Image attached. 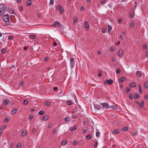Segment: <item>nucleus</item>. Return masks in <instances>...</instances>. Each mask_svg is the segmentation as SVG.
<instances>
[{
  "label": "nucleus",
  "instance_id": "1",
  "mask_svg": "<svg viewBox=\"0 0 148 148\" xmlns=\"http://www.w3.org/2000/svg\"><path fill=\"white\" fill-rule=\"evenodd\" d=\"M6 6L4 4H0V15H1L6 9Z\"/></svg>",
  "mask_w": 148,
  "mask_h": 148
},
{
  "label": "nucleus",
  "instance_id": "2",
  "mask_svg": "<svg viewBox=\"0 0 148 148\" xmlns=\"http://www.w3.org/2000/svg\"><path fill=\"white\" fill-rule=\"evenodd\" d=\"M2 19L5 22H8L10 21L9 16L8 14H6L4 15Z\"/></svg>",
  "mask_w": 148,
  "mask_h": 148
},
{
  "label": "nucleus",
  "instance_id": "3",
  "mask_svg": "<svg viewBox=\"0 0 148 148\" xmlns=\"http://www.w3.org/2000/svg\"><path fill=\"white\" fill-rule=\"evenodd\" d=\"M103 109H108L110 108V106L106 102H103L101 103Z\"/></svg>",
  "mask_w": 148,
  "mask_h": 148
},
{
  "label": "nucleus",
  "instance_id": "4",
  "mask_svg": "<svg viewBox=\"0 0 148 148\" xmlns=\"http://www.w3.org/2000/svg\"><path fill=\"white\" fill-rule=\"evenodd\" d=\"M70 67L71 68H73L75 66V62L73 58H71L70 59Z\"/></svg>",
  "mask_w": 148,
  "mask_h": 148
},
{
  "label": "nucleus",
  "instance_id": "5",
  "mask_svg": "<svg viewBox=\"0 0 148 148\" xmlns=\"http://www.w3.org/2000/svg\"><path fill=\"white\" fill-rule=\"evenodd\" d=\"M103 82L105 84L110 85L113 83V81L112 79H106Z\"/></svg>",
  "mask_w": 148,
  "mask_h": 148
},
{
  "label": "nucleus",
  "instance_id": "6",
  "mask_svg": "<svg viewBox=\"0 0 148 148\" xmlns=\"http://www.w3.org/2000/svg\"><path fill=\"white\" fill-rule=\"evenodd\" d=\"M92 104L94 106L95 108V109H97L98 110H99L101 109V106L100 105H99L98 104L94 103H93V102H92Z\"/></svg>",
  "mask_w": 148,
  "mask_h": 148
},
{
  "label": "nucleus",
  "instance_id": "7",
  "mask_svg": "<svg viewBox=\"0 0 148 148\" xmlns=\"http://www.w3.org/2000/svg\"><path fill=\"white\" fill-rule=\"evenodd\" d=\"M84 27L86 29H88L90 27L88 22L87 21H86L84 23Z\"/></svg>",
  "mask_w": 148,
  "mask_h": 148
},
{
  "label": "nucleus",
  "instance_id": "8",
  "mask_svg": "<svg viewBox=\"0 0 148 148\" xmlns=\"http://www.w3.org/2000/svg\"><path fill=\"white\" fill-rule=\"evenodd\" d=\"M120 130L119 129H117L113 131L112 134L114 135H116V134L120 133Z\"/></svg>",
  "mask_w": 148,
  "mask_h": 148
},
{
  "label": "nucleus",
  "instance_id": "9",
  "mask_svg": "<svg viewBox=\"0 0 148 148\" xmlns=\"http://www.w3.org/2000/svg\"><path fill=\"white\" fill-rule=\"evenodd\" d=\"M8 10L10 14H13L14 13V11L13 9L8 8Z\"/></svg>",
  "mask_w": 148,
  "mask_h": 148
},
{
  "label": "nucleus",
  "instance_id": "10",
  "mask_svg": "<svg viewBox=\"0 0 148 148\" xmlns=\"http://www.w3.org/2000/svg\"><path fill=\"white\" fill-rule=\"evenodd\" d=\"M136 103L141 108L143 107L144 105V102H136Z\"/></svg>",
  "mask_w": 148,
  "mask_h": 148
},
{
  "label": "nucleus",
  "instance_id": "11",
  "mask_svg": "<svg viewBox=\"0 0 148 148\" xmlns=\"http://www.w3.org/2000/svg\"><path fill=\"white\" fill-rule=\"evenodd\" d=\"M53 25H54L59 27L60 25V23L56 21L54 23Z\"/></svg>",
  "mask_w": 148,
  "mask_h": 148
},
{
  "label": "nucleus",
  "instance_id": "12",
  "mask_svg": "<svg viewBox=\"0 0 148 148\" xmlns=\"http://www.w3.org/2000/svg\"><path fill=\"white\" fill-rule=\"evenodd\" d=\"M139 95L138 94H135L134 96V97L135 100L137 99L138 98H139Z\"/></svg>",
  "mask_w": 148,
  "mask_h": 148
},
{
  "label": "nucleus",
  "instance_id": "13",
  "mask_svg": "<svg viewBox=\"0 0 148 148\" xmlns=\"http://www.w3.org/2000/svg\"><path fill=\"white\" fill-rule=\"evenodd\" d=\"M118 53V56L120 57H121L122 56L123 54V52L122 51L119 50V51Z\"/></svg>",
  "mask_w": 148,
  "mask_h": 148
},
{
  "label": "nucleus",
  "instance_id": "14",
  "mask_svg": "<svg viewBox=\"0 0 148 148\" xmlns=\"http://www.w3.org/2000/svg\"><path fill=\"white\" fill-rule=\"evenodd\" d=\"M17 109H13L11 112V113L12 114H14L16 113V111H17Z\"/></svg>",
  "mask_w": 148,
  "mask_h": 148
},
{
  "label": "nucleus",
  "instance_id": "15",
  "mask_svg": "<svg viewBox=\"0 0 148 148\" xmlns=\"http://www.w3.org/2000/svg\"><path fill=\"white\" fill-rule=\"evenodd\" d=\"M125 79V77H121L119 79V81L123 82L124 81Z\"/></svg>",
  "mask_w": 148,
  "mask_h": 148
},
{
  "label": "nucleus",
  "instance_id": "16",
  "mask_svg": "<svg viewBox=\"0 0 148 148\" xmlns=\"http://www.w3.org/2000/svg\"><path fill=\"white\" fill-rule=\"evenodd\" d=\"M27 134V132L26 130L24 131V130L21 133V135L23 136H24L26 135Z\"/></svg>",
  "mask_w": 148,
  "mask_h": 148
},
{
  "label": "nucleus",
  "instance_id": "17",
  "mask_svg": "<svg viewBox=\"0 0 148 148\" xmlns=\"http://www.w3.org/2000/svg\"><path fill=\"white\" fill-rule=\"evenodd\" d=\"M144 87L145 88H147L148 87V82H146L144 84Z\"/></svg>",
  "mask_w": 148,
  "mask_h": 148
},
{
  "label": "nucleus",
  "instance_id": "18",
  "mask_svg": "<svg viewBox=\"0 0 148 148\" xmlns=\"http://www.w3.org/2000/svg\"><path fill=\"white\" fill-rule=\"evenodd\" d=\"M134 21H132L131 22L130 24V26L131 27H133L134 25Z\"/></svg>",
  "mask_w": 148,
  "mask_h": 148
},
{
  "label": "nucleus",
  "instance_id": "19",
  "mask_svg": "<svg viewBox=\"0 0 148 148\" xmlns=\"http://www.w3.org/2000/svg\"><path fill=\"white\" fill-rule=\"evenodd\" d=\"M92 138L91 135L90 134L89 135H88L86 136V138L88 140Z\"/></svg>",
  "mask_w": 148,
  "mask_h": 148
},
{
  "label": "nucleus",
  "instance_id": "20",
  "mask_svg": "<svg viewBox=\"0 0 148 148\" xmlns=\"http://www.w3.org/2000/svg\"><path fill=\"white\" fill-rule=\"evenodd\" d=\"M130 86L132 87H135L136 86L132 82L130 84Z\"/></svg>",
  "mask_w": 148,
  "mask_h": 148
},
{
  "label": "nucleus",
  "instance_id": "21",
  "mask_svg": "<svg viewBox=\"0 0 148 148\" xmlns=\"http://www.w3.org/2000/svg\"><path fill=\"white\" fill-rule=\"evenodd\" d=\"M45 114V112L43 110H41L38 113V114L42 115Z\"/></svg>",
  "mask_w": 148,
  "mask_h": 148
},
{
  "label": "nucleus",
  "instance_id": "22",
  "mask_svg": "<svg viewBox=\"0 0 148 148\" xmlns=\"http://www.w3.org/2000/svg\"><path fill=\"white\" fill-rule=\"evenodd\" d=\"M141 72L140 71H138L136 73V75L138 77H140L141 75Z\"/></svg>",
  "mask_w": 148,
  "mask_h": 148
},
{
  "label": "nucleus",
  "instance_id": "23",
  "mask_svg": "<svg viewBox=\"0 0 148 148\" xmlns=\"http://www.w3.org/2000/svg\"><path fill=\"white\" fill-rule=\"evenodd\" d=\"M138 88H139V92L140 93H142V91L141 90V86L140 84L138 85Z\"/></svg>",
  "mask_w": 148,
  "mask_h": 148
},
{
  "label": "nucleus",
  "instance_id": "24",
  "mask_svg": "<svg viewBox=\"0 0 148 148\" xmlns=\"http://www.w3.org/2000/svg\"><path fill=\"white\" fill-rule=\"evenodd\" d=\"M108 32H110L112 29V27L109 25H108Z\"/></svg>",
  "mask_w": 148,
  "mask_h": 148
},
{
  "label": "nucleus",
  "instance_id": "25",
  "mask_svg": "<svg viewBox=\"0 0 148 148\" xmlns=\"http://www.w3.org/2000/svg\"><path fill=\"white\" fill-rule=\"evenodd\" d=\"M67 143V141L65 140H64L62 143V145H65Z\"/></svg>",
  "mask_w": 148,
  "mask_h": 148
},
{
  "label": "nucleus",
  "instance_id": "26",
  "mask_svg": "<svg viewBox=\"0 0 148 148\" xmlns=\"http://www.w3.org/2000/svg\"><path fill=\"white\" fill-rule=\"evenodd\" d=\"M32 4L31 2L30 1H28L26 3V5L27 6H29L31 5Z\"/></svg>",
  "mask_w": 148,
  "mask_h": 148
},
{
  "label": "nucleus",
  "instance_id": "27",
  "mask_svg": "<svg viewBox=\"0 0 148 148\" xmlns=\"http://www.w3.org/2000/svg\"><path fill=\"white\" fill-rule=\"evenodd\" d=\"M62 8V7L61 5H58L56 8L57 9L59 10L60 9Z\"/></svg>",
  "mask_w": 148,
  "mask_h": 148
},
{
  "label": "nucleus",
  "instance_id": "28",
  "mask_svg": "<svg viewBox=\"0 0 148 148\" xmlns=\"http://www.w3.org/2000/svg\"><path fill=\"white\" fill-rule=\"evenodd\" d=\"M128 130V128L127 127H124L123 128H122V130L123 131H126Z\"/></svg>",
  "mask_w": 148,
  "mask_h": 148
},
{
  "label": "nucleus",
  "instance_id": "29",
  "mask_svg": "<svg viewBox=\"0 0 148 148\" xmlns=\"http://www.w3.org/2000/svg\"><path fill=\"white\" fill-rule=\"evenodd\" d=\"M6 49L5 48H3L1 50V52L3 53H4L5 52Z\"/></svg>",
  "mask_w": 148,
  "mask_h": 148
},
{
  "label": "nucleus",
  "instance_id": "30",
  "mask_svg": "<svg viewBox=\"0 0 148 148\" xmlns=\"http://www.w3.org/2000/svg\"><path fill=\"white\" fill-rule=\"evenodd\" d=\"M14 38L13 36L12 35H10L8 36V39L10 40H12Z\"/></svg>",
  "mask_w": 148,
  "mask_h": 148
},
{
  "label": "nucleus",
  "instance_id": "31",
  "mask_svg": "<svg viewBox=\"0 0 148 148\" xmlns=\"http://www.w3.org/2000/svg\"><path fill=\"white\" fill-rule=\"evenodd\" d=\"M70 118L68 117H66L65 118V121H69L70 120Z\"/></svg>",
  "mask_w": 148,
  "mask_h": 148
},
{
  "label": "nucleus",
  "instance_id": "32",
  "mask_svg": "<svg viewBox=\"0 0 148 148\" xmlns=\"http://www.w3.org/2000/svg\"><path fill=\"white\" fill-rule=\"evenodd\" d=\"M45 105L47 106H49L51 105L50 102H45Z\"/></svg>",
  "mask_w": 148,
  "mask_h": 148
},
{
  "label": "nucleus",
  "instance_id": "33",
  "mask_svg": "<svg viewBox=\"0 0 148 148\" xmlns=\"http://www.w3.org/2000/svg\"><path fill=\"white\" fill-rule=\"evenodd\" d=\"M77 129V126H74L71 129V131H74L76 130Z\"/></svg>",
  "mask_w": 148,
  "mask_h": 148
},
{
  "label": "nucleus",
  "instance_id": "34",
  "mask_svg": "<svg viewBox=\"0 0 148 148\" xmlns=\"http://www.w3.org/2000/svg\"><path fill=\"white\" fill-rule=\"evenodd\" d=\"M110 107L111 108L114 109V110H116L118 109L116 107L113 106H110Z\"/></svg>",
  "mask_w": 148,
  "mask_h": 148
},
{
  "label": "nucleus",
  "instance_id": "35",
  "mask_svg": "<svg viewBox=\"0 0 148 148\" xmlns=\"http://www.w3.org/2000/svg\"><path fill=\"white\" fill-rule=\"evenodd\" d=\"M133 94H132L131 93L129 95V97L130 98V99H132L133 98Z\"/></svg>",
  "mask_w": 148,
  "mask_h": 148
},
{
  "label": "nucleus",
  "instance_id": "36",
  "mask_svg": "<svg viewBox=\"0 0 148 148\" xmlns=\"http://www.w3.org/2000/svg\"><path fill=\"white\" fill-rule=\"evenodd\" d=\"M30 37L33 39H34L35 38V36L34 35H31L30 36Z\"/></svg>",
  "mask_w": 148,
  "mask_h": 148
},
{
  "label": "nucleus",
  "instance_id": "37",
  "mask_svg": "<svg viewBox=\"0 0 148 148\" xmlns=\"http://www.w3.org/2000/svg\"><path fill=\"white\" fill-rule=\"evenodd\" d=\"M47 119H48L47 117V116H45L43 117V118L42 119V120H43L46 121V120H47Z\"/></svg>",
  "mask_w": 148,
  "mask_h": 148
},
{
  "label": "nucleus",
  "instance_id": "38",
  "mask_svg": "<svg viewBox=\"0 0 148 148\" xmlns=\"http://www.w3.org/2000/svg\"><path fill=\"white\" fill-rule=\"evenodd\" d=\"M133 14H134V13L133 12H131L130 13V17L131 18H132V17H133Z\"/></svg>",
  "mask_w": 148,
  "mask_h": 148
},
{
  "label": "nucleus",
  "instance_id": "39",
  "mask_svg": "<svg viewBox=\"0 0 148 148\" xmlns=\"http://www.w3.org/2000/svg\"><path fill=\"white\" fill-rule=\"evenodd\" d=\"M105 0H101V5H103L105 3Z\"/></svg>",
  "mask_w": 148,
  "mask_h": 148
},
{
  "label": "nucleus",
  "instance_id": "40",
  "mask_svg": "<svg viewBox=\"0 0 148 148\" xmlns=\"http://www.w3.org/2000/svg\"><path fill=\"white\" fill-rule=\"evenodd\" d=\"M33 118H34V116H33L30 115L29 116V119L30 120H31Z\"/></svg>",
  "mask_w": 148,
  "mask_h": 148
},
{
  "label": "nucleus",
  "instance_id": "41",
  "mask_svg": "<svg viewBox=\"0 0 148 148\" xmlns=\"http://www.w3.org/2000/svg\"><path fill=\"white\" fill-rule=\"evenodd\" d=\"M60 10V12L61 14H62L63 13V8L62 9V8L59 10Z\"/></svg>",
  "mask_w": 148,
  "mask_h": 148
},
{
  "label": "nucleus",
  "instance_id": "42",
  "mask_svg": "<svg viewBox=\"0 0 148 148\" xmlns=\"http://www.w3.org/2000/svg\"><path fill=\"white\" fill-rule=\"evenodd\" d=\"M121 71L119 69H118L116 71V74L119 73H120Z\"/></svg>",
  "mask_w": 148,
  "mask_h": 148
},
{
  "label": "nucleus",
  "instance_id": "43",
  "mask_svg": "<svg viewBox=\"0 0 148 148\" xmlns=\"http://www.w3.org/2000/svg\"><path fill=\"white\" fill-rule=\"evenodd\" d=\"M22 100H20V101H23V102H28L29 101L28 99H25L23 100L22 99H21Z\"/></svg>",
  "mask_w": 148,
  "mask_h": 148
},
{
  "label": "nucleus",
  "instance_id": "44",
  "mask_svg": "<svg viewBox=\"0 0 148 148\" xmlns=\"http://www.w3.org/2000/svg\"><path fill=\"white\" fill-rule=\"evenodd\" d=\"M77 19L76 18V19L75 18H74V24H76L77 22Z\"/></svg>",
  "mask_w": 148,
  "mask_h": 148
},
{
  "label": "nucleus",
  "instance_id": "45",
  "mask_svg": "<svg viewBox=\"0 0 148 148\" xmlns=\"http://www.w3.org/2000/svg\"><path fill=\"white\" fill-rule=\"evenodd\" d=\"M53 0H50V1L49 3L51 5H52L53 4Z\"/></svg>",
  "mask_w": 148,
  "mask_h": 148
},
{
  "label": "nucleus",
  "instance_id": "46",
  "mask_svg": "<svg viewBox=\"0 0 148 148\" xmlns=\"http://www.w3.org/2000/svg\"><path fill=\"white\" fill-rule=\"evenodd\" d=\"M58 89V88L57 87L54 86L53 87V90H57Z\"/></svg>",
  "mask_w": 148,
  "mask_h": 148
},
{
  "label": "nucleus",
  "instance_id": "47",
  "mask_svg": "<svg viewBox=\"0 0 148 148\" xmlns=\"http://www.w3.org/2000/svg\"><path fill=\"white\" fill-rule=\"evenodd\" d=\"M147 46L146 45H144L143 46V49H145L147 48Z\"/></svg>",
  "mask_w": 148,
  "mask_h": 148
},
{
  "label": "nucleus",
  "instance_id": "48",
  "mask_svg": "<svg viewBox=\"0 0 148 148\" xmlns=\"http://www.w3.org/2000/svg\"><path fill=\"white\" fill-rule=\"evenodd\" d=\"M10 101L8 99H6L5 100H4L3 101V102H10Z\"/></svg>",
  "mask_w": 148,
  "mask_h": 148
},
{
  "label": "nucleus",
  "instance_id": "49",
  "mask_svg": "<svg viewBox=\"0 0 148 148\" xmlns=\"http://www.w3.org/2000/svg\"><path fill=\"white\" fill-rule=\"evenodd\" d=\"M98 142H96L94 144V147L95 148H96L97 146V144Z\"/></svg>",
  "mask_w": 148,
  "mask_h": 148
},
{
  "label": "nucleus",
  "instance_id": "50",
  "mask_svg": "<svg viewBox=\"0 0 148 148\" xmlns=\"http://www.w3.org/2000/svg\"><path fill=\"white\" fill-rule=\"evenodd\" d=\"M99 135V133L98 132H96V135L97 137H98Z\"/></svg>",
  "mask_w": 148,
  "mask_h": 148
},
{
  "label": "nucleus",
  "instance_id": "51",
  "mask_svg": "<svg viewBox=\"0 0 148 148\" xmlns=\"http://www.w3.org/2000/svg\"><path fill=\"white\" fill-rule=\"evenodd\" d=\"M17 148H20L21 147V145L20 144H18L17 145Z\"/></svg>",
  "mask_w": 148,
  "mask_h": 148
},
{
  "label": "nucleus",
  "instance_id": "52",
  "mask_svg": "<svg viewBox=\"0 0 148 148\" xmlns=\"http://www.w3.org/2000/svg\"><path fill=\"white\" fill-rule=\"evenodd\" d=\"M49 58H48V57H46L45 58L44 61L45 62H47Z\"/></svg>",
  "mask_w": 148,
  "mask_h": 148
},
{
  "label": "nucleus",
  "instance_id": "53",
  "mask_svg": "<svg viewBox=\"0 0 148 148\" xmlns=\"http://www.w3.org/2000/svg\"><path fill=\"white\" fill-rule=\"evenodd\" d=\"M132 136H134L136 134V132H132Z\"/></svg>",
  "mask_w": 148,
  "mask_h": 148
},
{
  "label": "nucleus",
  "instance_id": "54",
  "mask_svg": "<svg viewBox=\"0 0 148 148\" xmlns=\"http://www.w3.org/2000/svg\"><path fill=\"white\" fill-rule=\"evenodd\" d=\"M77 141H75L73 142V144L75 145H76V144H77Z\"/></svg>",
  "mask_w": 148,
  "mask_h": 148
},
{
  "label": "nucleus",
  "instance_id": "55",
  "mask_svg": "<svg viewBox=\"0 0 148 148\" xmlns=\"http://www.w3.org/2000/svg\"><path fill=\"white\" fill-rule=\"evenodd\" d=\"M9 119H8V118H6L4 120V121L5 122H8L9 121Z\"/></svg>",
  "mask_w": 148,
  "mask_h": 148
},
{
  "label": "nucleus",
  "instance_id": "56",
  "mask_svg": "<svg viewBox=\"0 0 148 148\" xmlns=\"http://www.w3.org/2000/svg\"><path fill=\"white\" fill-rule=\"evenodd\" d=\"M130 90L129 88H127L126 90V91L127 92H128L130 91Z\"/></svg>",
  "mask_w": 148,
  "mask_h": 148
},
{
  "label": "nucleus",
  "instance_id": "57",
  "mask_svg": "<svg viewBox=\"0 0 148 148\" xmlns=\"http://www.w3.org/2000/svg\"><path fill=\"white\" fill-rule=\"evenodd\" d=\"M23 84V82H20V86H22Z\"/></svg>",
  "mask_w": 148,
  "mask_h": 148
},
{
  "label": "nucleus",
  "instance_id": "58",
  "mask_svg": "<svg viewBox=\"0 0 148 148\" xmlns=\"http://www.w3.org/2000/svg\"><path fill=\"white\" fill-rule=\"evenodd\" d=\"M101 72H99V73L98 74V75L99 77H101Z\"/></svg>",
  "mask_w": 148,
  "mask_h": 148
},
{
  "label": "nucleus",
  "instance_id": "59",
  "mask_svg": "<svg viewBox=\"0 0 148 148\" xmlns=\"http://www.w3.org/2000/svg\"><path fill=\"white\" fill-rule=\"evenodd\" d=\"M68 105H71L72 104V102H67Z\"/></svg>",
  "mask_w": 148,
  "mask_h": 148
},
{
  "label": "nucleus",
  "instance_id": "60",
  "mask_svg": "<svg viewBox=\"0 0 148 148\" xmlns=\"http://www.w3.org/2000/svg\"><path fill=\"white\" fill-rule=\"evenodd\" d=\"M121 21H122V20L121 19H119V20H118V23H121Z\"/></svg>",
  "mask_w": 148,
  "mask_h": 148
},
{
  "label": "nucleus",
  "instance_id": "61",
  "mask_svg": "<svg viewBox=\"0 0 148 148\" xmlns=\"http://www.w3.org/2000/svg\"><path fill=\"white\" fill-rule=\"evenodd\" d=\"M145 56L147 57L148 56V51H146L145 53Z\"/></svg>",
  "mask_w": 148,
  "mask_h": 148
},
{
  "label": "nucleus",
  "instance_id": "62",
  "mask_svg": "<svg viewBox=\"0 0 148 148\" xmlns=\"http://www.w3.org/2000/svg\"><path fill=\"white\" fill-rule=\"evenodd\" d=\"M19 10L21 11H22L23 10V8L22 7H20L19 8Z\"/></svg>",
  "mask_w": 148,
  "mask_h": 148
},
{
  "label": "nucleus",
  "instance_id": "63",
  "mask_svg": "<svg viewBox=\"0 0 148 148\" xmlns=\"http://www.w3.org/2000/svg\"><path fill=\"white\" fill-rule=\"evenodd\" d=\"M36 131V129L35 128H34L32 130V132L33 133H34Z\"/></svg>",
  "mask_w": 148,
  "mask_h": 148
},
{
  "label": "nucleus",
  "instance_id": "64",
  "mask_svg": "<svg viewBox=\"0 0 148 148\" xmlns=\"http://www.w3.org/2000/svg\"><path fill=\"white\" fill-rule=\"evenodd\" d=\"M144 98L145 99H148V96L147 95H146L144 96Z\"/></svg>",
  "mask_w": 148,
  "mask_h": 148
}]
</instances>
